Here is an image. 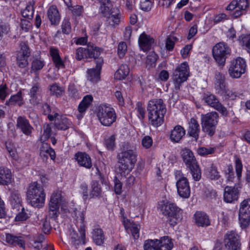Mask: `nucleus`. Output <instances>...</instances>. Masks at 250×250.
I'll list each match as a JSON object with an SVG mask.
<instances>
[{"mask_svg": "<svg viewBox=\"0 0 250 250\" xmlns=\"http://www.w3.org/2000/svg\"><path fill=\"white\" fill-rule=\"evenodd\" d=\"M147 109L149 123L154 127L160 126L164 121L166 112L165 105L161 99H155L149 101Z\"/></svg>", "mask_w": 250, "mask_h": 250, "instance_id": "obj_1", "label": "nucleus"}, {"mask_svg": "<svg viewBox=\"0 0 250 250\" xmlns=\"http://www.w3.org/2000/svg\"><path fill=\"white\" fill-rule=\"evenodd\" d=\"M26 198L28 203L32 206L37 208L42 207L45 199L42 187L37 182L30 184L27 189Z\"/></svg>", "mask_w": 250, "mask_h": 250, "instance_id": "obj_2", "label": "nucleus"}, {"mask_svg": "<svg viewBox=\"0 0 250 250\" xmlns=\"http://www.w3.org/2000/svg\"><path fill=\"white\" fill-rule=\"evenodd\" d=\"M137 158L135 149H124L118 155L119 169L124 173L130 172L134 167Z\"/></svg>", "mask_w": 250, "mask_h": 250, "instance_id": "obj_3", "label": "nucleus"}, {"mask_svg": "<svg viewBox=\"0 0 250 250\" xmlns=\"http://www.w3.org/2000/svg\"><path fill=\"white\" fill-rule=\"evenodd\" d=\"M157 208L164 215L169 218V223L174 226L178 222L181 209L174 203L162 200L158 202Z\"/></svg>", "mask_w": 250, "mask_h": 250, "instance_id": "obj_4", "label": "nucleus"}, {"mask_svg": "<svg viewBox=\"0 0 250 250\" xmlns=\"http://www.w3.org/2000/svg\"><path fill=\"white\" fill-rule=\"evenodd\" d=\"M183 160L189 168L194 180L198 181L201 177V171L193 152L189 149L184 148L181 151Z\"/></svg>", "mask_w": 250, "mask_h": 250, "instance_id": "obj_5", "label": "nucleus"}, {"mask_svg": "<svg viewBox=\"0 0 250 250\" xmlns=\"http://www.w3.org/2000/svg\"><path fill=\"white\" fill-rule=\"evenodd\" d=\"M96 115L101 124L105 126L112 125L117 118L114 109L107 104L99 105L97 109Z\"/></svg>", "mask_w": 250, "mask_h": 250, "instance_id": "obj_6", "label": "nucleus"}, {"mask_svg": "<svg viewBox=\"0 0 250 250\" xmlns=\"http://www.w3.org/2000/svg\"><path fill=\"white\" fill-rule=\"evenodd\" d=\"M218 119V114L215 111L202 114L201 124L203 131L210 136H213L215 132Z\"/></svg>", "mask_w": 250, "mask_h": 250, "instance_id": "obj_7", "label": "nucleus"}, {"mask_svg": "<svg viewBox=\"0 0 250 250\" xmlns=\"http://www.w3.org/2000/svg\"><path fill=\"white\" fill-rule=\"evenodd\" d=\"M189 76V67L188 62H185L178 65L172 75L175 90H179L182 84L188 80Z\"/></svg>", "mask_w": 250, "mask_h": 250, "instance_id": "obj_8", "label": "nucleus"}, {"mask_svg": "<svg viewBox=\"0 0 250 250\" xmlns=\"http://www.w3.org/2000/svg\"><path fill=\"white\" fill-rule=\"evenodd\" d=\"M174 175L178 194L182 198H188L190 195V188L188 179L180 170L175 171Z\"/></svg>", "mask_w": 250, "mask_h": 250, "instance_id": "obj_9", "label": "nucleus"}, {"mask_svg": "<svg viewBox=\"0 0 250 250\" xmlns=\"http://www.w3.org/2000/svg\"><path fill=\"white\" fill-rule=\"evenodd\" d=\"M63 202V198L60 191L54 192L50 198L48 204V216L49 218H56L60 212L59 208Z\"/></svg>", "mask_w": 250, "mask_h": 250, "instance_id": "obj_10", "label": "nucleus"}, {"mask_svg": "<svg viewBox=\"0 0 250 250\" xmlns=\"http://www.w3.org/2000/svg\"><path fill=\"white\" fill-rule=\"evenodd\" d=\"M246 62L245 59L238 57L232 61L229 69V76L233 78H239L246 72Z\"/></svg>", "mask_w": 250, "mask_h": 250, "instance_id": "obj_11", "label": "nucleus"}, {"mask_svg": "<svg viewBox=\"0 0 250 250\" xmlns=\"http://www.w3.org/2000/svg\"><path fill=\"white\" fill-rule=\"evenodd\" d=\"M229 53V47L224 42L217 43L212 49L213 58L220 65L225 64L227 55Z\"/></svg>", "mask_w": 250, "mask_h": 250, "instance_id": "obj_12", "label": "nucleus"}, {"mask_svg": "<svg viewBox=\"0 0 250 250\" xmlns=\"http://www.w3.org/2000/svg\"><path fill=\"white\" fill-rule=\"evenodd\" d=\"M235 169L237 175L236 178L234 176L232 166L231 165L228 166L226 176L227 181L228 183H234L235 182H239L241 180L243 165L241 160L238 157H236L235 160Z\"/></svg>", "mask_w": 250, "mask_h": 250, "instance_id": "obj_13", "label": "nucleus"}, {"mask_svg": "<svg viewBox=\"0 0 250 250\" xmlns=\"http://www.w3.org/2000/svg\"><path fill=\"white\" fill-rule=\"evenodd\" d=\"M239 219L243 228H246L250 224V199H245L240 203Z\"/></svg>", "mask_w": 250, "mask_h": 250, "instance_id": "obj_14", "label": "nucleus"}, {"mask_svg": "<svg viewBox=\"0 0 250 250\" xmlns=\"http://www.w3.org/2000/svg\"><path fill=\"white\" fill-rule=\"evenodd\" d=\"M224 243L227 250H241L239 235L235 231H228L225 235Z\"/></svg>", "mask_w": 250, "mask_h": 250, "instance_id": "obj_15", "label": "nucleus"}, {"mask_svg": "<svg viewBox=\"0 0 250 250\" xmlns=\"http://www.w3.org/2000/svg\"><path fill=\"white\" fill-rule=\"evenodd\" d=\"M21 49L17 56V63L19 67L25 68L28 65V59L30 55L29 47L25 42L20 43Z\"/></svg>", "mask_w": 250, "mask_h": 250, "instance_id": "obj_16", "label": "nucleus"}, {"mask_svg": "<svg viewBox=\"0 0 250 250\" xmlns=\"http://www.w3.org/2000/svg\"><path fill=\"white\" fill-rule=\"evenodd\" d=\"M204 102L209 106L214 108L219 112L222 115L227 116L228 111L227 108L224 106L213 94H206L204 97Z\"/></svg>", "mask_w": 250, "mask_h": 250, "instance_id": "obj_17", "label": "nucleus"}, {"mask_svg": "<svg viewBox=\"0 0 250 250\" xmlns=\"http://www.w3.org/2000/svg\"><path fill=\"white\" fill-rule=\"evenodd\" d=\"M227 87L225 75L220 72H216L214 81V88L216 92L221 95L222 94L225 93V90Z\"/></svg>", "mask_w": 250, "mask_h": 250, "instance_id": "obj_18", "label": "nucleus"}, {"mask_svg": "<svg viewBox=\"0 0 250 250\" xmlns=\"http://www.w3.org/2000/svg\"><path fill=\"white\" fill-rule=\"evenodd\" d=\"M74 159L79 166L86 169H90L92 167L91 159L86 153L78 152L74 155Z\"/></svg>", "mask_w": 250, "mask_h": 250, "instance_id": "obj_19", "label": "nucleus"}, {"mask_svg": "<svg viewBox=\"0 0 250 250\" xmlns=\"http://www.w3.org/2000/svg\"><path fill=\"white\" fill-rule=\"evenodd\" d=\"M123 223L127 232L131 233L133 238L137 239L139 237L140 226L125 218H124Z\"/></svg>", "mask_w": 250, "mask_h": 250, "instance_id": "obj_20", "label": "nucleus"}, {"mask_svg": "<svg viewBox=\"0 0 250 250\" xmlns=\"http://www.w3.org/2000/svg\"><path fill=\"white\" fill-rule=\"evenodd\" d=\"M103 64V61L98 60L95 68L87 70V79L92 83H96L100 80V71Z\"/></svg>", "mask_w": 250, "mask_h": 250, "instance_id": "obj_21", "label": "nucleus"}, {"mask_svg": "<svg viewBox=\"0 0 250 250\" xmlns=\"http://www.w3.org/2000/svg\"><path fill=\"white\" fill-rule=\"evenodd\" d=\"M17 126L21 129L24 134L27 136L31 135L33 130V127L30 124L28 120L22 116H20L17 118Z\"/></svg>", "mask_w": 250, "mask_h": 250, "instance_id": "obj_22", "label": "nucleus"}, {"mask_svg": "<svg viewBox=\"0 0 250 250\" xmlns=\"http://www.w3.org/2000/svg\"><path fill=\"white\" fill-rule=\"evenodd\" d=\"M80 236H79L75 231L71 233V244L75 249H77L78 247L84 244V240L85 239V229L84 226L82 225L79 229Z\"/></svg>", "mask_w": 250, "mask_h": 250, "instance_id": "obj_23", "label": "nucleus"}, {"mask_svg": "<svg viewBox=\"0 0 250 250\" xmlns=\"http://www.w3.org/2000/svg\"><path fill=\"white\" fill-rule=\"evenodd\" d=\"M239 190L237 188L227 186L224 189V200L227 203H232L238 198Z\"/></svg>", "mask_w": 250, "mask_h": 250, "instance_id": "obj_24", "label": "nucleus"}, {"mask_svg": "<svg viewBox=\"0 0 250 250\" xmlns=\"http://www.w3.org/2000/svg\"><path fill=\"white\" fill-rule=\"evenodd\" d=\"M154 42V39L145 32L142 33L138 39L139 46L141 49L144 51L150 49Z\"/></svg>", "mask_w": 250, "mask_h": 250, "instance_id": "obj_25", "label": "nucleus"}, {"mask_svg": "<svg viewBox=\"0 0 250 250\" xmlns=\"http://www.w3.org/2000/svg\"><path fill=\"white\" fill-rule=\"evenodd\" d=\"M104 192L102 190V186L99 182L93 180L90 184V191L89 193V199H99L104 197Z\"/></svg>", "mask_w": 250, "mask_h": 250, "instance_id": "obj_26", "label": "nucleus"}, {"mask_svg": "<svg viewBox=\"0 0 250 250\" xmlns=\"http://www.w3.org/2000/svg\"><path fill=\"white\" fill-rule=\"evenodd\" d=\"M193 219L198 227H206L210 224L208 215L202 211H196L194 214Z\"/></svg>", "mask_w": 250, "mask_h": 250, "instance_id": "obj_27", "label": "nucleus"}, {"mask_svg": "<svg viewBox=\"0 0 250 250\" xmlns=\"http://www.w3.org/2000/svg\"><path fill=\"white\" fill-rule=\"evenodd\" d=\"M186 134V130L180 125H176L170 131L169 139L172 142L179 143Z\"/></svg>", "mask_w": 250, "mask_h": 250, "instance_id": "obj_28", "label": "nucleus"}, {"mask_svg": "<svg viewBox=\"0 0 250 250\" xmlns=\"http://www.w3.org/2000/svg\"><path fill=\"white\" fill-rule=\"evenodd\" d=\"M29 102L33 105H37L41 103L42 96L40 88L38 84L34 85L29 92Z\"/></svg>", "mask_w": 250, "mask_h": 250, "instance_id": "obj_29", "label": "nucleus"}, {"mask_svg": "<svg viewBox=\"0 0 250 250\" xmlns=\"http://www.w3.org/2000/svg\"><path fill=\"white\" fill-rule=\"evenodd\" d=\"M47 17L52 25H58L61 20V16L56 5L50 6L47 11Z\"/></svg>", "mask_w": 250, "mask_h": 250, "instance_id": "obj_30", "label": "nucleus"}, {"mask_svg": "<svg viewBox=\"0 0 250 250\" xmlns=\"http://www.w3.org/2000/svg\"><path fill=\"white\" fill-rule=\"evenodd\" d=\"M188 134L194 138L196 141L199 138L200 126L198 121L194 118H191L188 123Z\"/></svg>", "mask_w": 250, "mask_h": 250, "instance_id": "obj_31", "label": "nucleus"}, {"mask_svg": "<svg viewBox=\"0 0 250 250\" xmlns=\"http://www.w3.org/2000/svg\"><path fill=\"white\" fill-rule=\"evenodd\" d=\"M5 242L10 246H19L22 248L25 247L24 241L21 236H15L9 233L6 234L5 235Z\"/></svg>", "mask_w": 250, "mask_h": 250, "instance_id": "obj_32", "label": "nucleus"}, {"mask_svg": "<svg viewBox=\"0 0 250 250\" xmlns=\"http://www.w3.org/2000/svg\"><path fill=\"white\" fill-rule=\"evenodd\" d=\"M40 156L43 159H47L49 156L53 160L56 158L54 150L47 143H43L40 148Z\"/></svg>", "mask_w": 250, "mask_h": 250, "instance_id": "obj_33", "label": "nucleus"}, {"mask_svg": "<svg viewBox=\"0 0 250 250\" xmlns=\"http://www.w3.org/2000/svg\"><path fill=\"white\" fill-rule=\"evenodd\" d=\"M49 52L55 66L59 69L63 67L64 63L60 56L59 50L52 46L50 48Z\"/></svg>", "mask_w": 250, "mask_h": 250, "instance_id": "obj_34", "label": "nucleus"}, {"mask_svg": "<svg viewBox=\"0 0 250 250\" xmlns=\"http://www.w3.org/2000/svg\"><path fill=\"white\" fill-rule=\"evenodd\" d=\"M12 175L11 170L4 167H0V185H7L12 181Z\"/></svg>", "mask_w": 250, "mask_h": 250, "instance_id": "obj_35", "label": "nucleus"}, {"mask_svg": "<svg viewBox=\"0 0 250 250\" xmlns=\"http://www.w3.org/2000/svg\"><path fill=\"white\" fill-rule=\"evenodd\" d=\"M160 250H171L173 247L172 239L167 236H165L158 239Z\"/></svg>", "mask_w": 250, "mask_h": 250, "instance_id": "obj_36", "label": "nucleus"}, {"mask_svg": "<svg viewBox=\"0 0 250 250\" xmlns=\"http://www.w3.org/2000/svg\"><path fill=\"white\" fill-rule=\"evenodd\" d=\"M101 5L99 8V11L104 17L108 16L111 13V10L112 5L109 0H101Z\"/></svg>", "mask_w": 250, "mask_h": 250, "instance_id": "obj_37", "label": "nucleus"}, {"mask_svg": "<svg viewBox=\"0 0 250 250\" xmlns=\"http://www.w3.org/2000/svg\"><path fill=\"white\" fill-rule=\"evenodd\" d=\"M92 238L97 245L101 246L104 244V236L103 230L100 228H95L92 232Z\"/></svg>", "mask_w": 250, "mask_h": 250, "instance_id": "obj_38", "label": "nucleus"}, {"mask_svg": "<svg viewBox=\"0 0 250 250\" xmlns=\"http://www.w3.org/2000/svg\"><path fill=\"white\" fill-rule=\"evenodd\" d=\"M93 99V97L91 95H86L83 98L78 106V111L80 113H83L85 112L91 104Z\"/></svg>", "mask_w": 250, "mask_h": 250, "instance_id": "obj_39", "label": "nucleus"}, {"mask_svg": "<svg viewBox=\"0 0 250 250\" xmlns=\"http://www.w3.org/2000/svg\"><path fill=\"white\" fill-rule=\"evenodd\" d=\"M129 69L126 64H122L114 74L115 78L117 80H123L128 75Z\"/></svg>", "mask_w": 250, "mask_h": 250, "instance_id": "obj_40", "label": "nucleus"}, {"mask_svg": "<svg viewBox=\"0 0 250 250\" xmlns=\"http://www.w3.org/2000/svg\"><path fill=\"white\" fill-rule=\"evenodd\" d=\"M49 91L51 95L57 98L61 97L64 93L63 87L56 83L50 86Z\"/></svg>", "mask_w": 250, "mask_h": 250, "instance_id": "obj_41", "label": "nucleus"}, {"mask_svg": "<svg viewBox=\"0 0 250 250\" xmlns=\"http://www.w3.org/2000/svg\"><path fill=\"white\" fill-rule=\"evenodd\" d=\"M23 104V98L21 92H19L16 94L12 95L9 101L6 103V104L8 105L15 104L21 105Z\"/></svg>", "mask_w": 250, "mask_h": 250, "instance_id": "obj_42", "label": "nucleus"}, {"mask_svg": "<svg viewBox=\"0 0 250 250\" xmlns=\"http://www.w3.org/2000/svg\"><path fill=\"white\" fill-rule=\"evenodd\" d=\"M144 250H160L158 239H148L144 245Z\"/></svg>", "mask_w": 250, "mask_h": 250, "instance_id": "obj_43", "label": "nucleus"}, {"mask_svg": "<svg viewBox=\"0 0 250 250\" xmlns=\"http://www.w3.org/2000/svg\"><path fill=\"white\" fill-rule=\"evenodd\" d=\"M86 58H97L101 53V48L94 46H88L86 47Z\"/></svg>", "mask_w": 250, "mask_h": 250, "instance_id": "obj_44", "label": "nucleus"}, {"mask_svg": "<svg viewBox=\"0 0 250 250\" xmlns=\"http://www.w3.org/2000/svg\"><path fill=\"white\" fill-rule=\"evenodd\" d=\"M237 9H236L234 13L235 17H238L242 14L243 11L246 10L248 6L249 3L248 0H239L238 1Z\"/></svg>", "mask_w": 250, "mask_h": 250, "instance_id": "obj_45", "label": "nucleus"}, {"mask_svg": "<svg viewBox=\"0 0 250 250\" xmlns=\"http://www.w3.org/2000/svg\"><path fill=\"white\" fill-rule=\"evenodd\" d=\"M6 148L11 157L15 160H18V155L15 145L10 141L5 143Z\"/></svg>", "mask_w": 250, "mask_h": 250, "instance_id": "obj_46", "label": "nucleus"}, {"mask_svg": "<svg viewBox=\"0 0 250 250\" xmlns=\"http://www.w3.org/2000/svg\"><path fill=\"white\" fill-rule=\"evenodd\" d=\"M44 65L45 62L43 60L41 59H35L32 62L31 71L36 73L42 69Z\"/></svg>", "mask_w": 250, "mask_h": 250, "instance_id": "obj_47", "label": "nucleus"}, {"mask_svg": "<svg viewBox=\"0 0 250 250\" xmlns=\"http://www.w3.org/2000/svg\"><path fill=\"white\" fill-rule=\"evenodd\" d=\"M71 125V123L67 118H63L61 121H55L56 127L60 130H66Z\"/></svg>", "mask_w": 250, "mask_h": 250, "instance_id": "obj_48", "label": "nucleus"}, {"mask_svg": "<svg viewBox=\"0 0 250 250\" xmlns=\"http://www.w3.org/2000/svg\"><path fill=\"white\" fill-rule=\"evenodd\" d=\"M42 108L44 114L48 115V118L50 121H53L55 119H58V117L60 116L59 114L56 112H52L50 106L48 104H45L43 105Z\"/></svg>", "mask_w": 250, "mask_h": 250, "instance_id": "obj_49", "label": "nucleus"}, {"mask_svg": "<svg viewBox=\"0 0 250 250\" xmlns=\"http://www.w3.org/2000/svg\"><path fill=\"white\" fill-rule=\"evenodd\" d=\"M108 23L111 25L114 26L116 24H119L121 21V15L120 13L116 14H110L108 16L106 17Z\"/></svg>", "mask_w": 250, "mask_h": 250, "instance_id": "obj_50", "label": "nucleus"}, {"mask_svg": "<svg viewBox=\"0 0 250 250\" xmlns=\"http://www.w3.org/2000/svg\"><path fill=\"white\" fill-rule=\"evenodd\" d=\"M51 127L49 124H45L43 126V133L40 138L41 141L45 142L51 136Z\"/></svg>", "mask_w": 250, "mask_h": 250, "instance_id": "obj_51", "label": "nucleus"}, {"mask_svg": "<svg viewBox=\"0 0 250 250\" xmlns=\"http://www.w3.org/2000/svg\"><path fill=\"white\" fill-rule=\"evenodd\" d=\"M208 177L211 180H217L220 177V175L217 168L213 165H211L208 169Z\"/></svg>", "mask_w": 250, "mask_h": 250, "instance_id": "obj_52", "label": "nucleus"}, {"mask_svg": "<svg viewBox=\"0 0 250 250\" xmlns=\"http://www.w3.org/2000/svg\"><path fill=\"white\" fill-rule=\"evenodd\" d=\"M127 50V46L126 42H121L119 43L117 47V54L120 58H123L126 54Z\"/></svg>", "mask_w": 250, "mask_h": 250, "instance_id": "obj_53", "label": "nucleus"}, {"mask_svg": "<svg viewBox=\"0 0 250 250\" xmlns=\"http://www.w3.org/2000/svg\"><path fill=\"white\" fill-rule=\"evenodd\" d=\"M34 11V8L32 5H27L21 12L22 16L28 19H31L33 17Z\"/></svg>", "mask_w": 250, "mask_h": 250, "instance_id": "obj_54", "label": "nucleus"}, {"mask_svg": "<svg viewBox=\"0 0 250 250\" xmlns=\"http://www.w3.org/2000/svg\"><path fill=\"white\" fill-rule=\"evenodd\" d=\"M215 149L213 147H200L197 150V153L200 156H206L212 154L214 152Z\"/></svg>", "mask_w": 250, "mask_h": 250, "instance_id": "obj_55", "label": "nucleus"}, {"mask_svg": "<svg viewBox=\"0 0 250 250\" xmlns=\"http://www.w3.org/2000/svg\"><path fill=\"white\" fill-rule=\"evenodd\" d=\"M154 0H144L140 3L141 9L144 11H150L154 4Z\"/></svg>", "mask_w": 250, "mask_h": 250, "instance_id": "obj_56", "label": "nucleus"}, {"mask_svg": "<svg viewBox=\"0 0 250 250\" xmlns=\"http://www.w3.org/2000/svg\"><path fill=\"white\" fill-rule=\"evenodd\" d=\"M62 30L63 33L69 34L71 31V24L68 19H64L62 23Z\"/></svg>", "mask_w": 250, "mask_h": 250, "instance_id": "obj_57", "label": "nucleus"}, {"mask_svg": "<svg viewBox=\"0 0 250 250\" xmlns=\"http://www.w3.org/2000/svg\"><path fill=\"white\" fill-rule=\"evenodd\" d=\"M142 145L146 149L150 148L153 145V140L149 136H145L142 139Z\"/></svg>", "mask_w": 250, "mask_h": 250, "instance_id": "obj_58", "label": "nucleus"}, {"mask_svg": "<svg viewBox=\"0 0 250 250\" xmlns=\"http://www.w3.org/2000/svg\"><path fill=\"white\" fill-rule=\"evenodd\" d=\"M68 93L70 96L74 98L80 97L79 93L74 84H70L68 88Z\"/></svg>", "mask_w": 250, "mask_h": 250, "instance_id": "obj_59", "label": "nucleus"}, {"mask_svg": "<svg viewBox=\"0 0 250 250\" xmlns=\"http://www.w3.org/2000/svg\"><path fill=\"white\" fill-rule=\"evenodd\" d=\"M114 190L115 193L117 195H120L122 192V182L117 178L115 177L114 179Z\"/></svg>", "mask_w": 250, "mask_h": 250, "instance_id": "obj_60", "label": "nucleus"}, {"mask_svg": "<svg viewBox=\"0 0 250 250\" xmlns=\"http://www.w3.org/2000/svg\"><path fill=\"white\" fill-rule=\"evenodd\" d=\"M86 48L80 47L76 50V58L78 60H81L83 58H86Z\"/></svg>", "mask_w": 250, "mask_h": 250, "instance_id": "obj_61", "label": "nucleus"}, {"mask_svg": "<svg viewBox=\"0 0 250 250\" xmlns=\"http://www.w3.org/2000/svg\"><path fill=\"white\" fill-rule=\"evenodd\" d=\"M242 45L245 47L248 52L250 53V35L243 37L241 41Z\"/></svg>", "mask_w": 250, "mask_h": 250, "instance_id": "obj_62", "label": "nucleus"}, {"mask_svg": "<svg viewBox=\"0 0 250 250\" xmlns=\"http://www.w3.org/2000/svg\"><path fill=\"white\" fill-rule=\"evenodd\" d=\"M157 59V55L154 52H151L146 57V62L151 66H154Z\"/></svg>", "mask_w": 250, "mask_h": 250, "instance_id": "obj_63", "label": "nucleus"}, {"mask_svg": "<svg viewBox=\"0 0 250 250\" xmlns=\"http://www.w3.org/2000/svg\"><path fill=\"white\" fill-rule=\"evenodd\" d=\"M221 96L225 97L226 99L233 100L237 96V94L235 91L229 90L227 88L225 90V93L222 94Z\"/></svg>", "mask_w": 250, "mask_h": 250, "instance_id": "obj_64", "label": "nucleus"}]
</instances>
